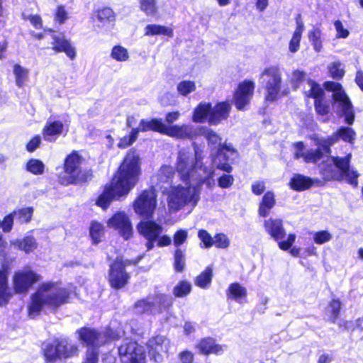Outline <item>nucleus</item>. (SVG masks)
Segmentation results:
<instances>
[{"mask_svg":"<svg viewBox=\"0 0 363 363\" xmlns=\"http://www.w3.org/2000/svg\"><path fill=\"white\" fill-rule=\"evenodd\" d=\"M211 105L209 103L201 102L194 109L192 120L196 123H203L210 116Z\"/></svg>","mask_w":363,"mask_h":363,"instance_id":"34","label":"nucleus"},{"mask_svg":"<svg viewBox=\"0 0 363 363\" xmlns=\"http://www.w3.org/2000/svg\"><path fill=\"white\" fill-rule=\"evenodd\" d=\"M163 35L167 37L173 36V30L167 26L158 24H148L145 28V35L152 36Z\"/></svg>","mask_w":363,"mask_h":363,"instance_id":"36","label":"nucleus"},{"mask_svg":"<svg viewBox=\"0 0 363 363\" xmlns=\"http://www.w3.org/2000/svg\"><path fill=\"white\" fill-rule=\"evenodd\" d=\"M255 83L245 80L238 84L233 95V102L238 110L244 111L249 105L254 94Z\"/></svg>","mask_w":363,"mask_h":363,"instance_id":"17","label":"nucleus"},{"mask_svg":"<svg viewBox=\"0 0 363 363\" xmlns=\"http://www.w3.org/2000/svg\"><path fill=\"white\" fill-rule=\"evenodd\" d=\"M204 136L208 141V144L210 145L214 146L216 147L217 146L221 147V138L213 130H206L204 132Z\"/></svg>","mask_w":363,"mask_h":363,"instance_id":"54","label":"nucleus"},{"mask_svg":"<svg viewBox=\"0 0 363 363\" xmlns=\"http://www.w3.org/2000/svg\"><path fill=\"white\" fill-rule=\"evenodd\" d=\"M125 265L121 258H117L111 265L108 281L113 288L121 289L127 284L130 277L125 271Z\"/></svg>","mask_w":363,"mask_h":363,"instance_id":"19","label":"nucleus"},{"mask_svg":"<svg viewBox=\"0 0 363 363\" xmlns=\"http://www.w3.org/2000/svg\"><path fill=\"white\" fill-rule=\"evenodd\" d=\"M335 30L337 31V36L338 38H347L349 35V31L344 28L342 23L340 21H336L334 23Z\"/></svg>","mask_w":363,"mask_h":363,"instance_id":"63","label":"nucleus"},{"mask_svg":"<svg viewBox=\"0 0 363 363\" xmlns=\"http://www.w3.org/2000/svg\"><path fill=\"white\" fill-rule=\"evenodd\" d=\"M82 157L77 151H73L68 155L65 160V176L60 177V182L63 185L75 184L83 181V175L81 171Z\"/></svg>","mask_w":363,"mask_h":363,"instance_id":"10","label":"nucleus"},{"mask_svg":"<svg viewBox=\"0 0 363 363\" xmlns=\"http://www.w3.org/2000/svg\"><path fill=\"white\" fill-rule=\"evenodd\" d=\"M328 69L330 76L336 79L342 78L345 74L343 66L339 61L330 63L328 66Z\"/></svg>","mask_w":363,"mask_h":363,"instance_id":"48","label":"nucleus"},{"mask_svg":"<svg viewBox=\"0 0 363 363\" xmlns=\"http://www.w3.org/2000/svg\"><path fill=\"white\" fill-rule=\"evenodd\" d=\"M137 230L140 235L147 240L146 247L150 250L154 247V242L162 234V226L152 220H141L137 225Z\"/></svg>","mask_w":363,"mask_h":363,"instance_id":"20","label":"nucleus"},{"mask_svg":"<svg viewBox=\"0 0 363 363\" xmlns=\"http://www.w3.org/2000/svg\"><path fill=\"white\" fill-rule=\"evenodd\" d=\"M41 277L29 267L23 268L15 272L13 277V287L16 294H26Z\"/></svg>","mask_w":363,"mask_h":363,"instance_id":"16","label":"nucleus"},{"mask_svg":"<svg viewBox=\"0 0 363 363\" xmlns=\"http://www.w3.org/2000/svg\"><path fill=\"white\" fill-rule=\"evenodd\" d=\"M45 164L37 159H30L26 163V170L33 174L39 175L44 172Z\"/></svg>","mask_w":363,"mask_h":363,"instance_id":"47","label":"nucleus"},{"mask_svg":"<svg viewBox=\"0 0 363 363\" xmlns=\"http://www.w3.org/2000/svg\"><path fill=\"white\" fill-rule=\"evenodd\" d=\"M198 236L203 243L205 247L208 248L213 246V238H212L211 235L206 230H199Z\"/></svg>","mask_w":363,"mask_h":363,"instance_id":"59","label":"nucleus"},{"mask_svg":"<svg viewBox=\"0 0 363 363\" xmlns=\"http://www.w3.org/2000/svg\"><path fill=\"white\" fill-rule=\"evenodd\" d=\"M157 206V195L155 190L143 191L135 200L133 209L135 213L151 218Z\"/></svg>","mask_w":363,"mask_h":363,"instance_id":"14","label":"nucleus"},{"mask_svg":"<svg viewBox=\"0 0 363 363\" xmlns=\"http://www.w3.org/2000/svg\"><path fill=\"white\" fill-rule=\"evenodd\" d=\"M69 18V13L64 6H58L54 13V20L59 24H64Z\"/></svg>","mask_w":363,"mask_h":363,"instance_id":"53","label":"nucleus"},{"mask_svg":"<svg viewBox=\"0 0 363 363\" xmlns=\"http://www.w3.org/2000/svg\"><path fill=\"white\" fill-rule=\"evenodd\" d=\"M140 174L139 155L135 151L130 150L125 155L111 182L105 186L96 204L106 210L113 200L127 196L137 184Z\"/></svg>","mask_w":363,"mask_h":363,"instance_id":"1","label":"nucleus"},{"mask_svg":"<svg viewBox=\"0 0 363 363\" xmlns=\"http://www.w3.org/2000/svg\"><path fill=\"white\" fill-rule=\"evenodd\" d=\"M351 154L345 157H331L328 155L320 156L319 152V172L324 180H345L354 187L358 186L357 178L359 174L357 171L350 169L349 164Z\"/></svg>","mask_w":363,"mask_h":363,"instance_id":"4","label":"nucleus"},{"mask_svg":"<svg viewBox=\"0 0 363 363\" xmlns=\"http://www.w3.org/2000/svg\"><path fill=\"white\" fill-rule=\"evenodd\" d=\"M230 245V240L223 233L216 234L213 237V245L218 248H227Z\"/></svg>","mask_w":363,"mask_h":363,"instance_id":"58","label":"nucleus"},{"mask_svg":"<svg viewBox=\"0 0 363 363\" xmlns=\"http://www.w3.org/2000/svg\"><path fill=\"white\" fill-rule=\"evenodd\" d=\"M151 296L156 314L161 313L172 304V298L169 295L155 292Z\"/></svg>","mask_w":363,"mask_h":363,"instance_id":"32","label":"nucleus"},{"mask_svg":"<svg viewBox=\"0 0 363 363\" xmlns=\"http://www.w3.org/2000/svg\"><path fill=\"white\" fill-rule=\"evenodd\" d=\"M78 333L79 339L89 347L86 353L89 351H94L96 353L97 357L98 352L95 347H99L108 341L117 340L125 335V333L121 328L113 331L111 328H108L103 333H99L95 330L86 328L80 329Z\"/></svg>","mask_w":363,"mask_h":363,"instance_id":"9","label":"nucleus"},{"mask_svg":"<svg viewBox=\"0 0 363 363\" xmlns=\"http://www.w3.org/2000/svg\"><path fill=\"white\" fill-rule=\"evenodd\" d=\"M212 269L207 267L196 277L195 281L196 285L203 289L208 287L212 280Z\"/></svg>","mask_w":363,"mask_h":363,"instance_id":"44","label":"nucleus"},{"mask_svg":"<svg viewBox=\"0 0 363 363\" xmlns=\"http://www.w3.org/2000/svg\"><path fill=\"white\" fill-rule=\"evenodd\" d=\"M191 290V284L186 281H182L174 288L173 293L177 297H183L188 295Z\"/></svg>","mask_w":363,"mask_h":363,"instance_id":"50","label":"nucleus"},{"mask_svg":"<svg viewBox=\"0 0 363 363\" xmlns=\"http://www.w3.org/2000/svg\"><path fill=\"white\" fill-rule=\"evenodd\" d=\"M16 214V211H14L9 215L6 216L3 220L1 221V227L4 233H9L12 230L14 216Z\"/></svg>","mask_w":363,"mask_h":363,"instance_id":"57","label":"nucleus"},{"mask_svg":"<svg viewBox=\"0 0 363 363\" xmlns=\"http://www.w3.org/2000/svg\"><path fill=\"white\" fill-rule=\"evenodd\" d=\"M43 350L44 357L48 362L70 358L78 352V347L67 337H59L52 342L45 343Z\"/></svg>","mask_w":363,"mask_h":363,"instance_id":"8","label":"nucleus"},{"mask_svg":"<svg viewBox=\"0 0 363 363\" xmlns=\"http://www.w3.org/2000/svg\"><path fill=\"white\" fill-rule=\"evenodd\" d=\"M303 30V23L298 21L296 28L289 43V48L290 52L294 53L298 50Z\"/></svg>","mask_w":363,"mask_h":363,"instance_id":"42","label":"nucleus"},{"mask_svg":"<svg viewBox=\"0 0 363 363\" xmlns=\"http://www.w3.org/2000/svg\"><path fill=\"white\" fill-rule=\"evenodd\" d=\"M89 234L94 243H99L104 234V227L101 223L94 221L89 228Z\"/></svg>","mask_w":363,"mask_h":363,"instance_id":"43","label":"nucleus"},{"mask_svg":"<svg viewBox=\"0 0 363 363\" xmlns=\"http://www.w3.org/2000/svg\"><path fill=\"white\" fill-rule=\"evenodd\" d=\"M12 245L18 250L24 251L26 253L33 252L37 247V242L33 236H26L23 239H18L12 242Z\"/></svg>","mask_w":363,"mask_h":363,"instance_id":"35","label":"nucleus"},{"mask_svg":"<svg viewBox=\"0 0 363 363\" xmlns=\"http://www.w3.org/2000/svg\"><path fill=\"white\" fill-rule=\"evenodd\" d=\"M235 154V151L230 145H223L218 149V154L213 159V162L218 169L230 172L232 167L229 164L228 161L230 157Z\"/></svg>","mask_w":363,"mask_h":363,"instance_id":"22","label":"nucleus"},{"mask_svg":"<svg viewBox=\"0 0 363 363\" xmlns=\"http://www.w3.org/2000/svg\"><path fill=\"white\" fill-rule=\"evenodd\" d=\"M196 348L199 352L203 354H220L224 352L226 346L216 344L213 338L208 337L201 340L197 344Z\"/></svg>","mask_w":363,"mask_h":363,"instance_id":"28","label":"nucleus"},{"mask_svg":"<svg viewBox=\"0 0 363 363\" xmlns=\"http://www.w3.org/2000/svg\"><path fill=\"white\" fill-rule=\"evenodd\" d=\"M324 88L333 91V97L337 106V113L344 118V121L347 125H352L354 121L355 113L353 106L342 89V85L338 82H326L323 84Z\"/></svg>","mask_w":363,"mask_h":363,"instance_id":"7","label":"nucleus"},{"mask_svg":"<svg viewBox=\"0 0 363 363\" xmlns=\"http://www.w3.org/2000/svg\"><path fill=\"white\" fill-rule=\"evenodd\" d=\"M135 310L137 313L156 314L151 294L137 301L135 304Z\"/></svg>","mask_w":363,"mask_h":363,"instance_id":"39","label":"nucleus"},{"mask_svg":"<svg viewBox=\"0 0 363 363\" xmlns=\"http://www.w3.org/2000/svg\"><path fill=\"white\" fill-rule=\"evenodd\" d=\"M111 57L118 62H125L129 58V54L126 48L116 45L111 50Z\"/></svg>","mask_w":363,"mask_h":363,"instance_id":"49","label":"nucleus"},{"mask_svg":"<svg viewBox=\"0 0 363 363\" xmlns=\"http://www.w3.org/2000/svg\"><path fill=\"white\" fill-rule=\"evenodd\" d=\"M231 105L229 102H220L211 107V113L208 118L211 125H218L229 116Z\"/></svg>","mask_w":363,"mask_h":363,"instance_id":"25","label":"nucleus"},{"mask_svg":"<svg viewBox=\"0 0 363 363\" xmlns=\"http://www.w3.org/2000/svg\"><path fill=\"white\" fill-rule=\"evenodd\" d=\"M169 341L164 336L157 335L149 340L147 345L151 359L160 362L162 360L163 354L167 352Z\"/></svg>","mask_w":363,"mask_h":363,"instance_id":"21","label":"nucleus"},{"mask_svg":"<svg viewBox=\"0 0 363 363\" xmlns=\"http://www.w3.org/2000/svg\"><path fill=\"white\" fill-rule=\"evenodd\" d=\"M196 89L194 82L190 80H183L177 86V90L179 94L186 96L189 94L194 92Z\"/></svg>","mask_w":363,"mask_h":363,"instance_id":"45","label":"nucleus"},{"mask_svg":"<svg viewBox=\"0 0 363 363\" xmlns=\"http://www.w3.org/2000/svg\"><path fill=\"white\" fill-rule=\"evenodd\" d=\"M174 165L181 180L185 183L205 185L208 189L216 186L213 167L204 165L201 154L196 149L194 154L189 150H180Z\"/></svg>","mask_w":363,"mask_h":363,"instance_id":"2","label":"nucleus"},{"mask_svg":"<svg viewBox=\"0 0 363 363\" xmlns=\"http://www.w3.org/2000/svg\"><path fill=\"white\" fill-rule=\"evenodd\" d=\"M74 292L72 286L63 287L61 284L52 281L41 284L31 296L30 303L28 306V316L30 318H36L43 307L57 309L60 306L69 303Z\"/></svg>","mask_w":363,"mask_h":363,"instance_id":"3","label":"nucleus"},{"mask_svg":"<svg viewBox=\"0 0 363 363\" xmlns=\"http://www.w3.org/2000/svg\"><path fill=\"white\" fill-rule=\"evenodd\" d=\"M293 153L296 160L302 158L306 163L315 164L318 161V150L306 149L302 142L293 144Z\"/></svg>","mask_w":363,"mask_h":363,"instance_id":"26","label":"nucleus"},{"mask_svg":"<svg viewBox=\"0 0 363 363\" xmlns=\"http://www.w3.org/2000/svg\"><path fill=\"white\" fill-rule=\"evenodd\" d=\"M341 308V303L339 300L333 299L329 304L327 311L330 313V318L335 322L337 318Z\"/></svg>","mask_w":363,"mask_h":363,"instance_id":"55","label":"nucleus"},{"mask_svg":"<svg viewBox=\"0 0 363 363\" xmlns=\"http://www.w3.org/2000/svg\"><path fill=\"white\" fill-rule=\"evenodd\" d=\"M227 296L235 301L241 303L242 300L247 296V290L238 283H233L229 286Z\"/></svg>","mask_w":363,"mask_h":363,"instance_id":"38","label":"nucleus"},{"mask_svg":"<svg viewBox=\"0 0 363 363\" xmlns=\"http://www.w3.org/2000/svg\"><path fill=\"white\" fill-rule=\"evenodd\" d=\"M15 76V82L17 86L21 88L28 81L29 70L18 64L13 66V69Z\"/></svg>","mask_w":363,"mask_h":363,"instance_id":"40","label":"nucleus"},{"mask_svg":"<svg viewBox=\"0 0 363 363\" xmlns=\"http://www.w3.org/2000/svg\"><path fill=\"white\" fill-rule=\"evenodd\" d=\"M109 228H114L125 239L130 238L133 233V228L129 216L123 211H118L113 214L107 221Z\"/></svg>","mask_w":363,"mask_h":363,"instance_id":"18","label":"nucleus"},{"mask_svg":"<svg viewBox=\"0 0 363 363\" xmlns=\"http://www.w3.org/2000/svg\"><path fill=\"white\" fill-rule=\"evenodd\" d=\"M275 204L276 200L274 192L270 191L266 192L259 203L258 214L262 217L268 216Z\"/></svg>","mask_w":363,"mask_h":363,"instance_id":"30","label":"nucleus"},{"mask_svg":"<svg viewBox=\"0 0 363 363\" xmlns=\"http://www.w3.org/2000/svg\"><path fill=\"white\" fill-rule=\"evenodd\" d=\"M52 49L55 52H65L70 60L76 57L75 48L63 35H52Z\"/></svg>","mask_w":363,"mask_h":363,"instance_id":"23","label":"nucleus"},{"mask_svg":"<svg viewBox=\"0 0 363 363\" xmlns=\"http://www.w3.org/2000/svg\"><path fill=\"white\" fill-rule=\"evenodd\" d=\"M174 269L177 272H181L185 267V255L184 252L177 249L174 252Z\"/></svg>","mask_w":363,"mask_h":363,"instance_id":"51","label":"nucleus"},{"mask_svg":"<svg viewBox=\"0 0 363 363\" xmlns=\"http://www.w3.org/2000/svg\"><path fill=\"white\" fill-rule=\"evenodd\" d=\"M122 363H145V354L143 347L136 342L125 339L118 347Z\"/></svg>","mask_w":363,"mask_h":363,"instance_id":"13","label":"nucleus"},{"mask_svg":"<svg viewBox=\"0 0 363 363\" xmlns=\"http://www.w3.org/2000/svg\"><path fill=\"white\" fill-rule=\"evenodd\" d=\"M164 124L161 119H143L140 121L138 127L133 128L138 130V135L141 132L153 130L163 133Z\"/></svg>","mask_w":363,"mask_h":363,"instance_id":"31","label":"nucleus"},{"mask_svg":"<svg viewBox=\"0 0 363 363\" xmlns=\"http://www.w3.org/2000/svg\"><path fill=\"white\" fill-rule=\"evenodd\" d=\"M140 9L147 16H155L157 11L156 0H138Z\"/></svg>","mask_w":363,"mask_h":363,"instance_id":"46","label":"nucleus"},{"mask_svg":"<svg viewBox=\"0 0 363 363\" xmlns=\"http://www.w3.org/2000/svg\"><path fill=\"white\" fill-rule=\"evenodd\" d=\"M313 184V181L310 177L296 174L291 179L289 185L291 189L301 191L308 189Z\"/></svg>","mask_w":363,"mask_h":363,"instance_id":"33","label":"nucleus"},{"mask_svg":"<svg viewBox=\"0 0 363 363\" xmlns=\"http://www.w3.org/2000/svg\"><path fill=\"white\" fill-rule=\"evenodd\" d=\"M64 124L60 121L49 118L43 129V135L45 140L54 142L62 133Z\"/></svg>","mask_w":363,"mask_h":363,"instance_id":"27","label":"nucleus"},{"mask_svg":"<svg viewBox=\"0 0 363 363\" xmlns=\"http://www.w3.org/2000/svg\"><path fill=\"white\" fill-rule=\"evenodd\" d=\"M163 134L177 138H191L194 135L193 128L187 125L167 126L164 125Z\"/></svg>","mask_w":363,"mask_h":363,"instance_id":"29","label":"nucleus"},{"mask_svg":"<svg viewBox=\"0 0 363 363\" xmlns=\"http://www.w3.org/2000/svg\"><path fill=\"white\" fill-rule=\"evenodd\" d=\"M115 14L108 7L97 9L93 16V21L96 26L101 28H108L115 21Z\"/></svg>","mask_w":363,"mask_h":363,"instance_id":"24","label":"nucleus"},{"mask_svg":"<svg viewBox=\"0 0 363 363\" xmlns=\"http://www.w3.org/2000/svg\"><path fill=\"white\" fill-rule=\"evenodd\" d=\"M175 174L174 168L170 165H163L159 169L157 177L160 184H170Z\"/></svg>","mask_w":363,"mask_h":363,"instance_id":"41","label":"nucleus"},{"mask_svg":"<svg viewBox=\"0 0 363 363\" xmlns=\"http://www.w3.org/2000/svg\"><path fill=\"white\" fill-rule=\"evenodd\" d=\"M11 297V292L8 286L6 273L0 270V306L6 304Z\"/></svg>","mask_w":363,"mask_h":363,"instance_id":"37","label":"nucleus"},{"mask_svg":"<svg viewBox=\"0 0 363 363\" xmlns=\"http://www.w3.org/2000/svg\"><path fill=\"white\" fill-rule=\"evenodd\" d=\"M265 231L277 242L279 247L282 250H288L296 240L295 234H289L286 241L281 240L286 235L283 221L279 218H270L264 221Z\"/></svg>","mask_w":363,"mask_h":363,"instance_id":"11","label":"nucleus"},{"mask_svg":"<svg viewBox=\"0 0 363 363\" xmlns=\"http://www.w3.org/2000/svg\"><path fill=\"white\" fill-rule=\"evenodd\" d=\"M259 81L264 90V99L267 102H274L281 96L282 74L277 66L266 67L261 72Z\"/></svg>","mask_w":363,"mask_h":363,"instance_id":"6","label":"nucleus"},{"mask_svg":"<svg viewBox=\"0 0 363 363\" xmlns=\"http://www.w3.org/2000/svg\"><path fill=\"white\" fill-rule=\"evenodd\" d=\"M188 233L186 230H179L174 235V245L179 247L182 245L187 239Z\"/></svg>","mask_w":363,"mask_h":363,"instance_id":"60","label":"nucleus"},{"mask_svg":"<svg viewBox=\"0 0 363 363\" xmlns=\"http://www.w3.org/2000/svg\"><path fill=\"white\" fill-rule=\"evenodd\" d=\"M41 143V138L37 135L33 138L26 145V149L28 152L35 151Z\"/></svg>","mask_w":363,"mask_h":363,"instance_id":"64","label":"nucleus"},{"mask_svg":"<svg viewBox=\"0 0 363 363\" xmlns=\"http://www.w3.org/2000/svg\"><path fill=\"white\" fill-rule=\"evenodd\" d=\"M16 211V216H18L21 223H28L33 216V208L32 207H26Z\"/></svg>","mask_w":363,"mask_h":363,"instance_id":"56","label":"nucleus"},{"mask_svg":"<svg viewBox=\"0 0 363 363\" xmlns=\"http://www.w3.org/2000/svg\"><path fill=\"white\" fill-rule=\"evenodd\" d=\"M290 83L294 90L303 86V92L307 100L312 99L314 101V108L318 111V84L310 79H306L304 72L295 70L292 72Z\"/></svg>","mask_w":363,"mask_h":363,"instance_id":"12","label":"nucleus"},{"mask_svg":"<svg viewBox=\"0 0 363 363\" xmlns=\"http://www.w3.org/2000/svg\"><path fill=\"white\" fill-rule=\"evenodd\" d=\"M138 136V130L132 128L128 135L121 138L120 142L118 144V147L125 148L131 145L137 140Z\"/></svg>","mask_w":363,"mask_h":363,"instance_id":"52","label":"nucleus"},{"mask_svg":"<svg viewBox=\"0 0 363 363\" xmlns=\"http://www.w3.org/2000/svg\"><path fill=\"white\" fill-rule=\"evenodd\" d=\"M218 186L221 188L226 189L230 187L233 182L234 178L232 175L230 174H223L218 179Z\"/></svg>","mask_w":363,"mask_h":363,"instance_id":"61","label":"nucleus"},{"mask_svg":"<svg viewBox=\"0 0 363 363\" xmlns=\"http://www.w3.org/2000/svg\"><path fill=\"white\" fill-rule=\"evenodd\" d=\"M201 187L194 184L186 186L170 185L167 194V205L170 212L175 213L185 206L194 208L200 200Z\"/></svg>","mask_w":363,"mask_h":363,"instance_id":"5","label":"nucleus"},{"mask_svg":"<svg viewBox=\"0 0 363 363\" xmlns=\"http://www.w3.org/2000/svg\"><path fill=\"white\" fill-rule=\"evenodd\" d=\"M24 20H28L30 23L37 29L41 28L43 26V21L39 15H28L23 14Z\"/></svg>","mask_w":363,"mask_h":363,"instance_id":"62","label":"nucleus"},{"mask_svg":"<svg viewBox=\"0 0 363 363\" xmlns=\"http://www.w3.org/2000/svg\"><path fill=\"white\" fill-rule=\"evenodd\" d=\"M356 132L350 127H340L327 139H319V152L320 156L330 153V147L337 143L339 139L349 143H354L356 139Z\"/></svg>","mask_w":363,"mask_h":363,"instance_id":"15","label":"nucleus"}]
</instances>
